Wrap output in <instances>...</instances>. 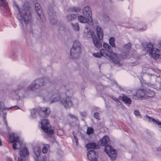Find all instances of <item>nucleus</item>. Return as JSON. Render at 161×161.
<instances>
[{
	"mask_svg": "<svg viewBox=\"0 0 161 161\" xmlns=\"http://www.w3.org/2000/svg\"><path fill=\"white\" fill-rule=\"evenodd\" d=\"M69 90V85L65 86L59 91L55 90L48 93L44 97V100L50 104L60 100L64 107L68 108L73 105L71 98L68 95Z\"/></svg>",
	"mask_w": 161,
	"mask_h": 161,
	"instance_id": "1",
	"label": "nucleus"
},
{
	"mask_svg": "<svg viewBox=\"0 0 161 161\" xmlns=\"http://www.w3.org/2000/svg\"><path fill=\"white\" fill-rule=\"evenodd\" d=\"M103 46V48L100 50V52L93 53V56L98 58H100L102 56H104L107 58H109L111 59L116 66H121L122 62L120 60V58L122 57L121 55L114 53L111 55L110 54V53L112 51L111 47L109 44L104 43Z\"/></svg>",
	"mask_w": 161,
	"mask_h": 161,
	"instance_id": "2",
	"label": "nucleus"
},
{
	"mask_svg": "<svg viewBox=\"0 0 161 161\" xmlns=\"http://www.w3.org/2000/svg\"><path fill=\"white\" fill-rule=\"evenodd\" d=\"M30 7L29 5L25 4L22 8L21 11H19V14L17 15V18L19 20L23 19L25 23L28 24L31 22V19Z\"/></svg>",
	"mask_w": 161,
	"mask_h": 161,
	"instance_id": "3",
	"label": "nucleus"
},
{
	"mask_svg": "<svg viewBox=\"0 0 161 161\" xmlns=\"http://www.w3.org/2000/svg\"><path fill=\"white\" fill-rule=\"evenodd\" d=\"M51 83L47 79L43 78L37 79L34 81L28 87V91H35L39 89L43 86H48Z\"/></svg>",
	"mask_w": 161,
	"mask_h": 161,
	"instance_id": "4",
	"label": "nucleus"
},
{
	"mask_svg": "<svg viewBox=\"0 0 161 161\" xmlns=\"http://www.w3.org/2000/svg\"><path fill=\"white\" fill-rule=\"evenodd\" d=\"M81 52V45L78 41L76 40L70 50L69 58L73 59L77 58L80 56Z\"/></svg>",
	"mask_w": 161,
	"mask_h": 161,
	"instance_id": "5",
	"label": "nucleus"
},
{
	"mask_svg": "<svg viewBox=\"0 0 161 161\" xmlns=\"http://www.w3.org/2000/svg\"><path fill=\"white\" fill-rule=\"evenodd\" d=\"M9 139L12 143H13L12 145L13 148L15 149H19L22 147V142L19 140L18 136L15 135L14 133H11L9 136Z\"/></svg>",
	"mask_w": 161,
	"mask_h": 161,
	"instance_id": "6",
	"label": "nucleus"
},
{
	"mask_svg": "<svg viewBox=\"0 0 161 161\" xmlns=\"http://www.w3.org/2000/svg\"><path fill=\"white\" fill-rule=\"evenodd\" d=\"M48 121L46 119L42 120L41 128L45 132L50 136L53 133V127L50 126Z\"/></svg>",
	"mask_w": 161,
	"mask_h": 161,
	"instance_id": "7",
	"label": "nucleus"
},
{
	"mask_svg": "<svg viewBox=\"0 0 161 161\" xmlns=\"http://www.w3.org/2000/svg\"><path fill=\"white\" fill-rule=\"evenodd\" d=\"M105 151L110 158L111 160H114L116 159V151L113 149L109 145H106L105 147Z\"/></svg>",
	"mask_w": 161,
	"mask_h": 161,
	"instance_id": "8",
	"label": "nucleus"
},
{
	"mask_svg": "<svg viewBox=\"0 0 161 161\" xmlns=\"http://www.w3.org/2000/svg\"><path fill=\"white\" fill-rule=\"evenodd\" d=\"M19 149V157L18 158V161H25V157L29 155V152L26 148L24 146H23Z\"/></svg>",
	"mask_w": 161,
	"mask_h": 161,
	"instance_id": "9",
	"label": "nucleus"
},
{
	"mask_svg": "<svg viewBox=\"0 0 161 161\" xmlns=\"http://www.w3.org/2000/svg\"><path fill=\"white\" fill-rule=\"evenodd\" d=\"M51 112L50 108L48 107H43L41 108L39 110V113L42 117H46Z\"/></svg>",
	"mask_w": 161,
	"mask_h": 161,
	"instance_id": "10",
	"label": "nucleus"
},
{
	"mask_svg": "<svg viewBox=\"0 0 161 161\" xmlns=\"http://www.w3.org/2000/svg\"><path fill=\"white\" fill-rule=\"evenodd\" d=\"M88 159L91 161H97L98 156L94 150H90L87 153Z\"/></svg>",
	"mask_w": 161,
	"mask_h": 161,
	"instance_id": "11",
	"label": "nucleus"
},
{
	"mask_svg": "<svg viewBox=\"0 0 161 161\" xmlns=\"http://www.w3.org/2000/svg\"><path fill=\"white\" fill-rule=\"evenodd\" d=\"M48 14L49 16V18L51 24H55L57 22V20L55 18L53 17L56 15V13L54 12L53 8H50L48 11Z\"/></svg>",
	"mask_w": 161,
	"mask_h": 161,
	"instance_id": "12",
	"label": "nucleus"
},
{
	"mask_svg": "<svg viewBox=\"0 0 161 161\" xmlns=\"http://www.w3.org/2000/svg\"><path fill=\"white\" fill-rule=\"evenodd\" d=\"M159 53V51L157 48L154 47L149 53L154 58L156 59L158 58L159 56H161V54H160Z\"/></svg>",
	"mask_w": 161,
	"mask_h": 161,
	"instance_id": "13",
	"label": "nucleus"
},
{
	"mask_svg": "<svg viewBox=\"0 0 161 161\" xmlns=\"http://www.w3.org/2000/svg\"><path fill=\"white\" fill-rule=\"evenodd\" d=\"M83 13L84 16H86L91 19H92L91 10L89 6H86L83 8Z\"/></svg>",
	"mask_w": 161,
	"mask_h": 161,
	"instance_id": "14",
	"label": "nucleus"
},
{
	"mask_svg": "<svg viewBox=\"0 0 161 161\" xmlns=\"http://www.w3.org/2000/svg\"><path fill=\"white\" fill-rule=\"evenodd\" d=\"M78 19L79 22L81 23H87L92 21V19L85 16H79L78 17Z\"/></svg>",
	"mask_w": 161,
	"mask_h": 161,
	"instance_id": "15",
	"label": "nucleus"
},
{
	"mask_svg": "<svg viewBox=\"0 0 161 161\" xmlns=\"http://www.w3.org/2000/svg\"><path fill=\"white\" fill-rule=\"evenodd\" d=\"M93 42L96 47L98 48H100L102 46V43L97 39L96 36L94 35L92 36Z\"/></svg>",
	"mask_w": 161,
	"mask_h": 161,
	"instance_id": "16",
	"label": "nucleus"
},
{
	"mask_svg": "<svg viewBox=\"0 0 161 161\" xmlns=\"http://www.w3.org/2000/svg\"><path fill=\"white\" fill-rule=\"evenodd\" d=\"M142 46L149 53L152 52V50L154 48L153 47V45L151 43H143L142 44Z\"/></svg>",
	"mask_w": 161,
	"mask_h": 161,
	"instance_id": "17",
	"label": "nucleus"
},
{
	"mask_svg": "<svg viewBox=\"0 0 161 161\" xmlns=\"http://www.w3.org/2000/svg\"><path fill=\"white\" fill-rule=\"evenodd\" d=\"M97 35L99 39L102 40L103 36V33L102 28L100 26H97L96 28Z\"/></svg>",
	"mask_w": 161,
	"mask_h": 161,
	"instance_id": "18",
	"label": "nucleus"
},
{
	"mask_svg": "<svg viewBox=\"0 0 161 161\" xmlns=\"http://www.w3.org/2000/svg\"><path fill=\"white\" fill-rule=\"evenodd\" d=\"M145 90L140 89L136 93V96L139 98L142 99L143 98H146L145 94Z\"/></svg>",
	"mask_w": 161,
	"mask_h": 161,
	"instance_id": "19",
	"label": "nucleus"
},
{
	"mask_svg": "<svg viewBox=\"0 0 161 161\" xmlns=\"http://www.w3.org/2000/svg\"><path fill=\"white\" fill-rule=\"evenodd\" d=\"M35 153L36 156V157L35 158V159L36 161H38V158L40 156V153L41 152V149L39 147H36L34 149Z\"/></svg>",
	"mask_w": 161,
	"mask_h": 161,
	"instance_id": "20",
	"label": "nucleus"
},
{
	"mask_svg": "<svg viewBox=\"0 0 161 161\" xmlns=\"http://www.w3.org/2000/svg\"><path fill=\"white\" fill-rule=\"evenodd\" d=\"M86 147L87 149H98L99 148V146L96 143L93 142L90 143L86 145Z\"/></svg>",
	"mask_w": 161,
	"mask_h": 161,
	"instance_id": "21",
	"label": "nucleus"
},
{
	"mask_svg": "<svg viewBox=\"0 0 161 161\" xmlns=\"http://www.w3.org/2000/svg\"><path fill=\"white\" fill-rule=\"evenodd\" d=\"M109 138L107 136H104L100 141V143L102 146H105L108 142Z\"/></svg>",
	"mask_w": 161,
	"mask_h": 161,
	"instance_id": "22",
	"label": "nucleus"
},
{
	"mask_svg": "<svg viewBox=\"0 0 161 161\" xmlns=\"http://www.w3.org/2000/svg\"><path fill=\"white\" fill-rule=\"evenodd\" d=\"M146 97H153L155 94L154 92L149 89L145 90Z\"/></svg>",
	"mask_w": 161,
	"mask_h": 161,
	"instance_id": "23",
	"label": "nucleus"
},
{
	"mask_svg": "<svg viewBox=\"0 0 161 161\" xmlns=\"http://www.w3.org/2000/svg\"><path fill=\"white\" fill-rule=\"evenodd\" d=\"M77 18L76 15L74 14H69L67 16L66 19L68 21H74Z\"/></svg>",
	"mask_w": 161,
	"mask_h": 161,
	"instance_id": "24",
	"label": "nucleus"
},
{
	"mask_svg": "<svg viewBox=\"0 0 161 161\" xmlns=\"http://www.w3.org/2000/svg\"><path fill=\"white\" fill-rule=\"evenodd\" d=\"M122 100L125 104H130L131 103L132 101L130 99L126 96H123L122 97Z\"/></svg>",
	"mask_w": 161,
	"mask_h": 161,
	"instance_id": "25",
	"label": "nucleus"
},
{
	"mask_svg": "<svg viewBox=\"0 0 161 161\" xmlns=\"http://www.w3.org/2000/svg\"><path fill=\"white\" fill-rule=\"evenodd\" d=\"M71 25L75 31H79L80 27L79 25V24L78 23H75L74 24L72 23H71Z\"/></svg>",
	"mask_w": 161,
	"mask_h": 161,
	"instance_id": "26",
	"label": "nucleus"
},
{
	"mask_svg": "<svg viewBox=\"0 0 161 161\" xmlns=\"http://www.w3.org/2000/svg\"><path fill=\"white\" fill-rule=\"evenodd\" d=\"M37 10H35L36 12H37L40 18L41 19L42 17H43V15L42 12V10L41 9V7L40 8H37Z\"/></svg>",
	"mask_w": 161,
	"mask_h": 161,
	"instance_id": "27",
	"label": "nucleus"
},
{
	"mask_svg": "<svg viewBox=\"0 0 161 161\" xmlns=\"http://www.w3.org/2000/svg\"><path fill=\"white\" fill-rule=\"evenodd\" d=\"M43 147L42 148V152L43 153L46 154L47 153L49 146L47 144H44Z\"/></svg>",
	"mask_w": 161,
	"mask_h": 161,
	"instance_id": "28",
	"label": "nucleus"
},
{
	"mask_svg": "<svg viewBox=\"0 0 161 161\" xmlns=\"http://www.w3.org/2000/svg\"><path fill=\"white\" fill-rule=\"evenodd\" d=\"M115 39L113 37H110L109 40V42L110 45L113 47H114L115 46V44L114 43Z\"/></svg>",
	"mask_w": 161,
	"mask_h": 161,
	"instance_id": "29",
	"label": "nucleus"
},
{
	"mask_svg": "<svg viewBox=\"0 0 161 161\" xmlns=\"http://www.w3.org/2000/svg\"><path fill=\"white\" fill-rule=\"evenodd\" d=\"M0 6L7 8V3L4 0H0Z\"/></svg>",
	"mask_w": 161,
	"mask_h": 161,
	"instance_id": "30",
	"label": "nucleus"
},
{
	"mask_svg": "<svg viewBox=\"0 0 161 161\" xmlns=\"http://www.w3.org/2000/svg\"><path fill=\"white\" fill-rule=\"evenodd\" d=\"M102 19L105 22H108L109 21V18L107 15L103 14L102 15Z\"/></svg>",
	"mask_w": 161,
	"mask_h": 161,
	"instance_id": "31",
	"label": "nucleus"
},
{
	"mask_svg": "<svg viewBox=\"0 0 161 161\" xmlns=\"http://www.w3.org/2000/svg\"><path fill=\"white\" fill-rule=\"evenodd\" d=\"M80 10V8L78 7H73L71 8L70 10L73 12H79Z\"/></svg>",
	"mask_w": 161,
	"mask_h": 161,
	"instance_id": "32",
	"label": "nucleus"
},
{
	"mask_svg": "<svg viewBox=\"0 0 161 161\" xmlns=\"http://www.w3.org/2000/svg\"><path fill=\"white\" fill-rule=\"evenodd\" d=\"M145 117L148 119V121H152L154 123H155V122H156L157 120H155L154 118L148 116L147 115H146Z\"/></svg>",
	"mask_w": 161,
	"mask_h": 161,
	"instance_id": "33",
	"label": "nucleus"
},
{
	"mask_svg": "<svg viewBox=\"0 0 161 161\" xmlns=\"http://www.w3.org/2000/svg\"><path fill=\"white\" fill-rule=\"evenodd\" d=\"M94 131L93 129L91 127H88L87 128V134L88 135H90L93 133Z\"/></svg>",
	"mask_w": 161,
	"mask_h": 161,
	"instance_id": "34",
	"label": "nucleus"
},
{
	"mask_svg": "<svg viewBox=\"0 0 161 161\" xmlns=\"http://www.w3.org/2000/svg\"><path fill=\"white\" fill-rule=\"evenodd\" d=\"M37 112V110L36 109H33L31 112V115L32 116L34 117L35 116L36 113Z\"/></svg>",
	"mask_w": 161,
	"mask_h": 161,
	"instance_id": "35",
	"label": "nucleus"
},
{
	"mask_svg": "<svg viewBox=\"0 0 161 161\" xmlns=\"http://www.w3.org/2000/svg\"><path fill=\"white\" fill-rule=\"evenodd\" d=\"M68 115L69 117H70L71 119H74L75 121H76L77 119V117L75 115H72L71 114H69Z\"/></svg>",
	"mask_w": 161,
	"mask_h": 161,
	"instance_id": "36",
	"label": "nucleus"
},
{
	"mask_svg": "<svg viewBox=\"0 0 161 161\" xmlns=\"http://www.w3.org/2000/svg\"><path fill=\"white\" fill-rule=\"evenodd\" d=\"M131 44L130 43H128L125 46V48L126 49L129 50L131 48Z\"/></svg>",
	"mask_w": 161,
	"mask_h": 161,
	"instance_id": "37",
	"label": "nucleus"
},
{
	"mask_svg": "<svg viewBox=\"0 0 161 161\" xmlns=\"http://www.w3.org/2000/svg\"><path fill=\"white\" fill-rule=\"evenodd\" d=\"M111 98L114 100L118 104L119 103H120V102L119 101L118 99L117 98L115 97L114 96H112L111 97Z\"/></svg>",
	"mask_w": 161,
	"mask_h": 161,
	"instance_id": "38",
	"label": "nucleus"
},
{
	"mask_svg": "<svg viewBox=\"0 0 161 161\" xmlns=\"http://www.w3.org/2000/svg\"><path fill=\"white\" fill-rule=\"evenodd\" d=\"M94 117L97 119H99V116L98 113H95L94 114Z\"/></svg>",
	"mask_w": 161,
	"mask_h": 161,
	"instance_id": "39",
	"label": "nucleus"
},
{
	"mask_svg": "<svg viewBox=\"0 0 161 161\" xmlns=\"http://www.w3.org/2000/svg\"><path fill=\"white\" fill-rule=\"evenodd\" d=\"M41 6H40L39 4L38 3H36L35 4V10H37V8H40Z\"/></svg>",
	"mask_w": 161,
	"mask_h": 161,
	"instance_id": "40",
	"label": "nucleus"
},
{
	"mask_svg": "<svg viewBox=\"0 0 161 161\" xmlns=\"http://www.w3.org/2000/svg\"><path fill=\"white\" fill-rule=\"evenodd\" d=\"M134 114L136 116H139L140 115L139 111L137 110H135L134 112Z\"/></svg>",
	"mask_w": 161,
	"mask_h": 161,
	"instance_id": "41",
	"label": "nucleus"
},
{
	"mask_svg": "<svg viewBox=\"0 0 161 161\" xmlns=\"http://www.w3.org/2000/svg\"><path fill=\"white\" fill-rule=\"evenodd\" d=\"M155 123H156L158 125L159 127L161 128V122H159L156 120V122H155Z\"/></svg>",
	"mask_w": 161,
	"mask_h": 161,
	"instance_id": "42",
	"label": "nucleus"
},
{
	"mask_svg": "<svg viewBox=\"0 0 161 161\" xmlns=\"http://www.w3.org/2000/svg\"><path fill=\"white\" fill-rule=\"evenodd\" d=\"M74 137L75 140V142H76V144L77 145L78 143V139L74 135Z\"/></svg>",
	"mask_w": 161,
	"mask_h": 161,
	"instance_id": "43",
	"label": "nucleus"
},
{
	"mask_svg": "<svg viewBox=\"0 0 161 161\" xmlns=\"http://www.w3.org/2000/svg\"><path fill=\"white\" fill-rule=\"evenodd\" d=\"M14 5L15 6V7L17 8V10L18 11H19L20 10H19V7H18V5L16 3H14Z\"/></svg>",
	"mask_w": 161,
	"mask_h": 161,
	"instance_id": "44",
	"label": "nucleus"
},
{
	"mask_svg": "<svg viewBox=\"0 0 161 161\" xmlns=\"http://www.w3.org/2000/svg\"><path fill=\"white\" fill-rule=\"evenodd\" d=\"M81 114L82 115L84 116H85L86 115V113L85 112H84V113H81Z\"/></svg>",
	"mask_w": 161,
	"mask_h": 161,
	"instance_id": "45",
	"label": "nucleus"
},
{
	"mask_svg": "<svg viewBox=\"0 0 161 161\" xmlns=\"http://www.w3.org/2000/svg\"><path fill=\"white\" fill-rule=\"evenodd\" d=\"M23 87L21 86H19V88L18 89V90H19L21 89H22Z\"/></svg>",
	"mask_w": 161,
	"mask_h": 161,
	"instance_id": "46",
	"label": "nucleus"
},
{
	"mask_svg": "<svg viewBox=\"0 0 161 161\" xmlns=\"http://www.w3.org/2000/svg\"><path fill=\"white\" fill-rule=\"evenodd\" d=\"M6 113H4L3 114V117L4 119L6 117Z\"/></svg>",
	"mask_w": 161,
	"mask_h": 161,
	"instance_id": "47",
	"label": "nucleus"
},
{
	"mask_svg": "<svg viewBox=\"0 0 161 161\" xmlns=\"http://www.w3.org/2000/svg\"><path fill=\"white\" fill-rule=\"evenodd\" d=\"M7 161H11V159L9 158H7Z\"/></svg>",
	"mask_w": 161,
	"mask_h": 161,
	"instance_id": "48",
	"label": "nucleus"
},
{
	"mask_svg": "<svg viewBox=\"0 0 161 161\" xmlns=\"http://www.w3.org/2000/svg\"><path fill=\"white\" fill-rule=\"evenodd\" d=\"M158 151H159L160 150H161V147H159L158 148V149H157Z\"/></svg>",
	"mask_w": 161,
	"mask_h": 161,
	"instance_id": "49",
	"label": "nucleus"
},
{
	"mask_svg": "<svg viewBox=\"0 0 161 161\" xmlns=\"http://www.w3.org/2000/svg\"><path fill=\"white\" fill-rule=\"evenodd\" d=\"M160 44H161V41L160 42Z\"/></svg>",
	"mask_w": 161,
	"mask_h": 161,
	"instance_id": "50",
	"label": "nucleus"
},
{
	"mask_svg": "<svg viewBox=\"0 0 161 161\" xmlns=\"http://www.w3.org/2000/svg\"><path fill=\"white\" fill-rule=\"evenodd\" d=\"M98 87H97V89H98Z\"/></svg>",
	"mask_w": 161,
	"mask_h": 161,
	"instance_id": "51",
	"label": "nucleus"
}]
</instances>
